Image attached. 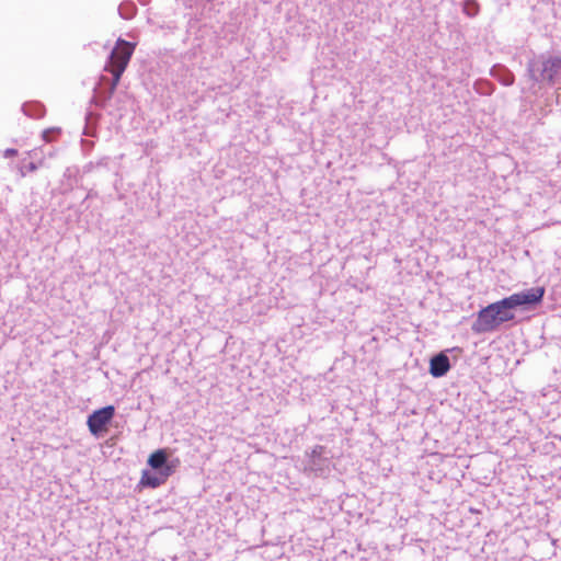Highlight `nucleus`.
Returning a JSON list of instances; mask_svg holds the SVG:
<instances>
[{
	"mask_svg": "<svg viewBox=\"0 0 561 561\" xmlns=\"http://www.w3.org/2000/svg\"><path fill=\"white\" fill-rule=\"evenodd\" d=\"M543 287L531 288L527 291L516 293L500 301L490 304L478 312L472 329L477 333L490 332L500 324L514 319L513 308L524 305H535L542 300Z\"/></svg>",
	"mask_w": 561,
	"mask_h": 561,
	"instance_id": "1",
	"label": "nucleus"
},
{
	"mask_svg": "<svg viewBox=\"0 0 561 561\" xmlns=\"http://www.w3.org/2000/svg\"><path fill=\"white\" fill-rule=\"evenodd\" d=\"M135 44L117 39L115 47L113 48L110 59L105 66V71L113 75V81L111 83L110 92L113 93L119 83L121 77L128 66V62L134 54Z\"/></svg>",
	"mask_w": 561,
	"mask_h": 561,
	"instance_id": "2",
	"label": "nucleus"
},
{
	"mask_svg": "<svg viewBox=\"0 0 561 561\" xmlns=\"http://www.w3.org/2000/svg\"><path fill=\"white\" fill-rule=\"evenodd\" d=\"M115 415V408L113 405H106L99 410H95L92 414L89 415L87 425L90 433L100 437L103 436L108 431V425L112 422Z\"/></svg>",
	"mask_w": 561,
	"mask_h": 561,
	"instance_id": "3",
	"label": "nucleus"
},
{
	"mask_svg": "<svg viewBox=\"0 0 561 561\" xmlns=\"http://www.w3.org/2000/svg\"><path fill=\"white\" fill-rule=\"evenodd\" d=\"M174 470L175 466H165L162 470L154 474L144 470L141 472L138 486L156 489L164 484L169 477L174 472Z\"/></svg>",
	"mask_w": 561,
	"mask_h": 561,
	"instance_id": "4",
	"label": "nucleus"
},
{
	"mask_svg": "<svg viewBox=\"0 0 561 561\" xmlns=\"http://www.w3.org/2000/svg\"><path fill=\"white\" fill-rule=\"evenodd\" d=\"M449 369V358L443 353L434 356L430 362V373L433 377H442L446 375Z\"/></svg>",
	"mask_w": 561,
	"mask_h": 561,
	"instance_id": "5",
	"label": "nucleus"
},
{
	"mask_svg": "<svg viewBox=\"0 0 561 561\" xmlns=\"http://www.w3.org/2000/svg\"><path fill=\"white\" fill-rule=\"evenodd\" d=\"M561 69V59L559 58H548L541 62V73L540 79L552 82L554 76Z\"/></svg>",
	"mask_w": 561,
	"mask_h": 561,
	"instance_id": "6",
	"label": "nucleus"
},
{
	"mask_svg": "<svg viewBox=\"0 0 561 561\" xmlns=\"http://www.w3.org/2000/svg\"><path fill=\"white\" fill-rule=\"evenodd\" d=\"M148 465L156 470H162L168 463V454L164 449H158L153 451L148 458Z\"/></svg>",
	"mask_w": 561,
	"mask_h": 561,
	"instance_id": "7",
	"label": "nucleus"
}]
</instances>
